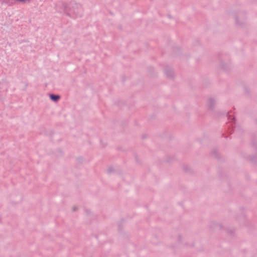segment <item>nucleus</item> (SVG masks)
<instances>
[{
  "label": "nucleus",
  "mask_w": 257,
  "mask_h": 257,
  "mask_svg": "<svg viewBox=\"0 0 257 257\" xmlns=\"http://www.w3.org/2000/svg\"><path fill=\"white\" fill-rule=\"evenodd\" d=\"M82 9L80 5L75 4L71 10V13H74L76 15H79L81 14Z\"/></svg>",
  "instance_id": "nucleus-1"
},
{
  "label": "nucleus",
  "mask_w": 257,
  "mask_h": 257,
  "mask_svg": "<svg viewBox=\"0 0 257 257\" xmlns=\"http://www.w3.org/2000/svg\"><path fill=\"white\" fill-rule=\"evenodd\" d=\"M50 98L51 100L57 101L60 98V96L58 95L50 94Z\"/></svg>",
  "instance_id": "nucleus-2"
}]
</instances>
